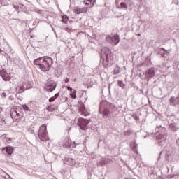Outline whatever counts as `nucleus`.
I'll list each match as a JSON object with an SVG mask.
<instances>
[{
	"label": "nucleus",
	"mask_w": 179,
	"mask_h": 179,
	"mask_svg": "<svg viewBox=\"0 0 179 179\" xmlns=\"http://www.w3.org/2000/svg\"><path fill=\"white\" fill-rule=\"evenodd\" d=\"M52 59L48 57H39L34 61V64L38 65L39 69H41V71H43V72H47V71H50V69H51V65H52Z\"/></svg>",
	"instance_id": "f257e3e1"
},
{
	"label": "nucleus",
	"mask_w": 179,
	"mask_h": 179,
	"mask_svg": "<svg viewBox=\"0 0 179 179\" xmlns=\"http://www.w3.org/2000/svg\"><path fill=\"white\" fill-rule=\"evenodd\" d=\"M102 52L105 57L102 64L104 68H108L109 65H113L114 61V56L113 55V52L108 48H104L102 50Z\"/></svg>",
	"instance_id": "f03ea898"
},
{
	"label": "nucleus",
	"mask_w": 179,
	"mask_h": 179,
	"mask_svg": "<svg viewBox=\"0 0 179 179\" xmlns=\"http://www.w3.org/2000/svg\"><path fill=\"white\" fill-rule=\"evenodd\" d=\"M38 138L41 141L43 142H47L48 141V136L47 135V125L43 124L40 127L38 131Z\"/></svg>",
	"instance_id": "7ed1b4c3"
},
{
	"label": "nucleus",
	"mask_w": 179,
	"mask_h": 179,
	"mask_svg": "<svg viewBox=\"0 0 179 179\" xmlns=\"http://www.w3.org/2000/svg\"><path fill=\"white\" fill-rule=\"evenodd\" d=\"M106 41L110 43L111 45H117L120 43V36L118 34L114 35L113 36H106Z\"/></svg>",
	"instance_id": "20e7f679"
},
{
	"label": "nucleus",
	"mask_w": 179,
	"mask_h": 179,
	"mask_svg": "<svg viewBox=\"0 0 179 179\" xmlns=\"http://www.w3.org/2000/svg\"><path fill=\"white\" fill-rule=\"evenodd\" d=\"M90 120H86L82 117L78 119V125L83 131H86L87 129V125H89Z\"/></svg>",
	"instance_id": "39448f33"
},
{
	"label": "nucleus",
	"mask_w": 179,
	"mask_h": 179,
	"mask_svg": "<svg viewBox=\"0 0 179 179\" xmlns=\"http://www.w3.org/2000/svg\"><path fill=\"white\" fill-rule=\"evenodd\" d=\"M57 87V83L55 81H49L45 84V86L44 87L45 90L46 92H54Z\"/></svg>",
	"instance_id": "423d86ee"
},
{
	"label": "nucleus",
	"mask_w": 179,
	"mask_h": 179,
	"mask_svg": "<svg viewBox=\"0 0 179 179\" xmlns=\"http://www.w3.org/2000/svg\"><path fill=\"white\" fill-rule=\"evenodd\" d=\"M74 13L76 15H80V13H86L87 12V7H83L80 8V7H76L73 9Z\"/></svg>",
	"instance_id": "0eeeda50"
},
{
	"label": "nucleus",
	"mask_w": 179,
	"mask_h": 179,
	"mask_svg": "<svg viewBox=\"0 0 179 179\" xmlns=\"http://www.w3.org/2000/svg\"><path fill=\"white\" fill-rule=\"evenodd\" d=\"M66 89L67 90L71 92L70 96L71 97V99H76V93H77L76 90H73L72 87L69 86H66Z\"/></svg>",
	"instance_id": "6e6552de"
},
{
	"label": "nucleus",
	"mask_w": 179,
	"mask_h": 179,
	"mask_svg": "<svg viewBox=\"0 0 179 179\" xmlns=\"http://www.w3.org/2000/svg\"><path fill=\"white\" fill-rule=\"evenodd\" d=\"M0 76L3 79V80H6V82L10 80V77L9 76V74L6 73L5 71H1L0 72Z\"/></svg>",
	"instance_id": "1a4fd4ad"
},
{
	"label": "nucleus",
	"mask_w": 179,
	"mask_h": 179,
	"mask_svg": "<svg viewBox=\"0 0 179 179\" xmlns=\"http://www.w3.org/2000/svg\"><path fill=\"white\" fill-rule=\"evenodd\" d=\"M116 6L118 9H127V4L121 1H116Z\"/></svg>",
	"instance_id": "9d476101"
},
{
	"label": "nucleus",
	"mask_w": 179,
	"mask_h": 179,
	"mask_svg": "<svg viewBox=\"0 0 179 179\" xmlns=\"http://www.w3.org/2000/svg\"><path fill=\"white\" fill-rule=\"evenodd\" d=\"M145 76L147 78H153L155 76V70L153 69H149L145 73Z\"/></svg>",
	"instance_id": "9b49d317"
},
{
	"label": "nucleus",
	"mask_w": 179,
	"mask_h": 179,
	"mask_svg": "<svg viewBox=\"0 0 179 179\" xmlns=\"http://www.w3.org/2000/svg\"><path fill=\"white\" fill-rule=\"evenodd\" d=\"M4 149H6V153L10 155H12L13 153V151L15 150V148H13V147L11 146H7Z\"/></svg>",
	"instance_id": "f8f14e48"
},
{
	"label": "nucleus",
	"mask_w": 179,
	"mask_h": 179,
	"mask_svg": "<svg viewBox=\"0 0 179 179\" xmlns=\"http://www.w3.org/2000/svg\"><path fill=\"white\" fill-rule=\"evenodd\" d=\"M94 2L93 1H84V3L85 5H87L88 8H92L93 5H94Z\"/></svg>",
	"instance_id": "ddd939ff"
},
{
	"label": "nucleus",
	"mask_w": 179,
	"mask_h": 179,
	"mask_svg": "<svg viewBox=\"0 0 179 179\" xmlns=\"http://www.w3.org/2000/svg\"><path fill=\"white\" fill-rule=\"evenodd\" d=\"M120 73V66H116L113 69V75H118Z\"/></svg>",
	"instance_id": "4468645a"
},
{
	"label": "nucleus",
	"mask_w": 179,
	"mask_h": 179,
	"mask_svg": "<svg viewBox=\"0 0 179 179\" xmlns=\"http://www.w3.org/2000/svg\"><path fill=\"white\" fill-rule=\"evenodd\" d=\"M62 20L63 23H67L68 20H69V18H68V16H66V15H63Z\"/></svg>",
	"instance_id": "2eb2a0df"
},
{
	"label": "nucleus",
	"mask_w": 179,
	"mask_h": 179,
	"mask_svg": "<svg viewBox=\"0 0 179 179\" xmlns=\"http://www.w3.org/2000/svg\"><path fill=\"white\" fill-rule=\"evenodd\" d=\"M24 85H26V83H22V85L20 87V90H19L20 92H21L22 91L26 89V87H24Z\"/></svg>",
	"instance_id": "dca6fc26"
},
{
	"label": "nucleus",
	"mask_w": 179,
	"mask_h": 179,
	"mask_svg": "<svg viewBox=\"0 0 179 179\" xmlns=\"http://www.w3.org/2000/svg\"><path fill=\"white\" fill-rule=\"evenodd\" d=\"M169 128H171V129H172V131H175L176 130V124L174 123H171L169 124Z\"/></svg>",
	"instance_id": "f3484780"
},
{
	"label": "nucleus",
	"mask_w": 179,
	"mask_h": 179,
	"mask_svg": "<svg viewBox=\"0 0 179 179\" xmlns=\"http://www.w3.org/2000/svg\"><path fill=\"white\" fill-rule=\"evenodd\" d=\"M47 110L48 111H53L54 110V105H50L48 108Z\"/></svg>",
	"instance_id": "a211bd4d"
},
{
	"label": "nucleus",
	"mask_w": 179,
	"mask_h": 179,
	"mask_svg": "<svg viewBox=\"0 0 179 179\" xmlns=\"http://www.w3.org/2000/svg\"><path fill=\"white\" fill-rule=\"evenodd\" d=\"M117 84H118V86H120V87H124V83L122 81H118Z\"/></svg>",
	"instance_id": "6ab92c4d"
},
{
	"label": "nucleus",
	"mask_w": 179,
	"mask_h": 179,
	"mask_svg": "<svg viewBox=\"0 0 179 179\" xmlns=\"http://www.w3.org/2000/svg\"><path fill=\"white\" fill-rule=\"evenodd\" d=\"M22 108L23 110H24L25 111H29V106H27V105H23L22 106Z\"/></svg>",
	"instance_id": "aec40b11"
},
{
	"label": "nucleus",
	"mask_w": 179,
	"mask_h": 179,
	"mask_svg": "<svg viewBox=\"0 0 179 179\" xmlns=\"http://www.w3.org/2000/svg\"><path fill=\"white\" fill-rule=\"evenodd\" d=\"M55 101V98L53 96V97H51L50 99H49V102L50 103H52V101Z\"/></svg>",
	"instance_id": "412c9836"
},
{
	"label": "nucleus",
	"mask_w": 179,
	"mask_h": 179,
	"mask_svg": "<svg viewBox=\"0 0 179 179\" xmlns=\"http://www.w3.org/2000/svg\"><path fill=\"white\" fill-rule=\"evenodd\" d=\"M59 97V93H57L55 95V96H54V98L56 99H58Z\"/></svg>",
	"instance_id": "4be33fe9"
},
{
	"label": "nucleus",
	"mask_w": 179,
	"mask_h": 179,
	"mask_svg": "<svg viewBox=\"0 0 179 179\" xmlns=\"http://www.w3.org/2000/svg\"><path fill=\"white\" fill-rule=\"evenodd\" d=\"M64 82H65L66 83H68L69 82V78H66V79L64 80Z\"/></svg>",
	"instance_id": "5701e85b"
},
{
	"label": "nucleus",
	"mask_w": 179,
	"mask_h": 179,
	"mask_svg": "<svg viewBox=\"0 0 179 179\" xmlns=\"http://www.w3.org/2000/svg\"><path fill=\"white\" fill-rule=\"evenodd\" d=\"M83 115H85V117H87V115H89V114H87V113H83Z\"/></svg>",
	"instance_id": "b1692460"
},
{
	"label": "nucleus",
	"mask_w": 179,
	"mask_h": 179,
	"mask_svg": "<svg viewBox=\"0 0 179 179\" xmlns=\"http://www.w3.org/2000/svg\"><path fill=\"white\" fill-rule=\"evenodd\" d=\"M0 113H2V108H0Z\"/></svg>",
	"instance_id": "393cba45"
},
{
	"label": "nucleus",
	"mask_w": 179,
	"mask_h": 179,
	"mask_svg": "<svg viewBox=\"0 0 179 179\" xmlns=\"http://www.w3.org/2000/svg\"><path fill=\"white\" fill-rule=\"evenodd\" d=\"M2 52V50L0 49V53Z\"/></svg>",
	"instance_id": "a878e982"
},
{
	"label": "nucleus",
	"mask_w": 179,
	"mask_h": 179,
	"mask_svg": "<svg viewBox=\"0 0 179 179\" xmlns=\"http://www.w3.org/2000/svg\"><path fill=\"white\" fill-rule=\"evenodd\" d=\"M17 89H19V87H17Z\"/></svg>",
	"instance_id": "bb28decb"
},
{
	"label": "nucleus",
	"mask_w": 179,
	"mask_h": 179,
	"mask_svg": "<svg viewBox=\"0 0 179 179\" xmlns=\"http://www.w3.org/2000/svg\"><path fill=\"white\" fill-rule=\"evenodd\" d=\"M87 1H92V0H87Z\"/></svg>",
	"instance_id": "cd10ccee"
}]
</instances>
